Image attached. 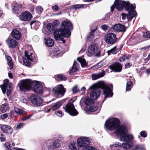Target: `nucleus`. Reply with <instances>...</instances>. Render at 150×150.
Returning <instances> with one entry per match:
<instances>
[{"mask_svg":"<svg viewBox=\"0 0 150 150\" xmlns=\"http://www.w3.org/2000/svg\"><path fill=\"white\" fill-rule=\"evenodd\" d=\"M47 29L50 32H53L54 29V28L53 24L52 23H48L47 25Z\"/></svg>","mask_w":150,"mask_h":150,"instance_id":"nucleus-37","label":"nucleus"},{"mask_svg":"<svg viewBox=\"0 0 150 150\" xmlns=\"http://www.w3.org/2000/svg\"><path fill=\"white\" fill-rule=\"evenodd\" d=\"M52 8L54 11H57L58 10V7L57 4H55L52 6Z\"/></svg>","mask_w":150,"mask_h":150,"instance_id":"nucleus-53","label":"nucleus"},{"mask_svg":"<svg viewBox=\"0 0 150 150\" xmlns=\"http://www.w3.org/2000/svg\"><path fill=\"white\" fill-rule=\"evenodd\" d=\"M93 100L90 99L89 97L86 98L84 102L86 105H90L94 104V102Z\"/></svg>","mask_w":150,"mask_h":150,"instance_id":"nucleus-29","label":"nucleus"},{"mask_svg":"<svg viewBox=\"0 0 150 150\" xmlns=\"http://www.w3.org/2000/svg\"><path fill=\"white\" fill-rule=\"evenodd\" d=\"M30 116H29L25 117H24L23 118H22V120H25L26 119H28L30 117Z\"/></svg>","mask_w":150,"mask_h":150,"instance_id":"nucleus-63","label":"nucleus"},{"mask_svg":"<svg viewBox=\"0 0 150 150\" xmlns=\"http://www.w3.org/2000/svg\"><path fill=\"white\" fill-rule=\"evenodd\" d=\"M128 59L126 56H123L119 58L118 61L120 62H122L125 61L126 59Z\"/></svg>","mask_w":150,"mask_h":150,"instance_id":"nucleus-45","label":"nucleus"},{"mask_svg":"<svg viewBox=\"0 0 150 150\" xmlns=\"http://www.w3.org/2000/svg\"><path fill=\"white\" fill-rule=\"evenodd\" d=\"M60 146V144L57 141H54L53 143V146L54 148H58Z\"/></svg>","mask_w":150,"mask_h":150,"instance_id":"nucleus-46","label":"nucleus"},{"mask_svg":"<svg viewBox=\"0 0 150 150\" xmlns=\"http://www.w3.org/2000/svg\"><path fill=\"white\" fill-rule=\"evenodd\" d=\"M115 6L118 10H121L124 7H125L126 10H128L132 9L133 5L130 4L128 1H125L121 0H115L114 5L111 7L110 10L112 12L114 11Z\"/></svg>","mask_w":150,"mask_h":150,"instance_id":"nucleus-5","label":"nucleus"},{"mask_svg":"<svg viewBox=\"0 0 150 150\" xmlns=\"http://www.w3.org/2000/svg\"><path fill=\"white\" fill-rule=\"evenodd\" d=\"M98 107L95 105L91 106L88 107L87 110L88 112H94L97 110Z\"/></svg>","mask_w":150,"mask_h":150,"instance_id":"nucleus-34","label":"nucleus"},{"mask_svg":"<svg viewBox=\"0 0 150 150\" xmlns=\"http://www.w3.org/2000/svg\"><path fill=\"white\" fill-rule=\"evenodd\" d=\"M132 65V64L129 63H127L125 64V67L126 68L129 67Z\"/></svg>","mask_w":150,"mask_h":150,"instance_id":"nucleus-61","label":"nucleus"},{"mask_svg":"<svg viewBox=\"0 0 150 150\" xmlns=\"http://www.w3.org/2000/svg\"><path fill=\"white\" fill-rule=\"evenodd\" d=\"M117 46H115L113 48L111 49L110 50L108 51L107 52L108 54L109 55L110 53H112L113 54H116L118 50L116 49Z\"/></svg>","mask_w":150,"mask_h":150,"instance_id":"nucleus-35","label":"nucleus"},{"mask_svg":"<svg viewBox=\"0 0 150 150\" xmlns=\"http://www.w3.org/2000/svg\"><path fill=\"white\" fill-rule=\"evenodd\" d=\"M122 66L119 62L115 63L109 66V68L115 72H118L121 71Z\"/></svg>","mask_w":150,"mask_h":150,"instance_id":"nucleus-16","label":"nucleus"},{"mask_svg":"<svg viewBox=\"0 0 150 150\" xmlns=\"http://www.w3.org/2000/svg\"><path fill=\"white\" fill-rule=\"evenodd\" d=\"M82 150H98L96 148L91 146H89L83 148Z\"/></svg>","mask_w":150,"mask_h":150,"instance_id":"nucleus-40","label":"nucleus"},{"mask_svg":"<svg viewBox=\"0 0 150 150\" xmlns=\"http://www.w3.org/2000/svg\"><path fill=\"white\" fill-rule=\"evenodd\" d=\"M69 147L72 150H78L77 144L75 142H71L69 145Z\"/></svg>","mask_w":150,"mask_h":150,"instance_id":"nucleus-28","label":"nucleus"},{"mask_svg":"<svg viewBox=\"0 0 150 150\" xmlns=\"http://www.w3.org/2000/svg\"><path fill=\"white\" fill-rule=\"evenodd\" d=\"M24 123H20L17 125L16 128L17 129H21L25 125Z\"/></svg>","mask_w":150,"mask_h":150,"instance_id":"nucleus-51","label":"nucleus"},{"mask_svg":"<svg viewBox=\"0 0 150 150\" xmlns=\"http://www.w3.org/2000/svg\"><path fill=\"white\" fill-rule=\"evenodd\" d=\"M134 139L133 135L131 134H125L120 137V140L122 141H129L132 140Z\"/></svg>","mask_w":150,"mask_h":150,"instance_id":"nucleus-20","label":"nucleus"},{"mask_svg":"<svg viewBox=\"0 0 150 150\" xmlns=\"http://www.w3.org/2000/svg\"><path fill=\"white\" fill-rule=\"evenodd\" d=\"M121 15L122 16V18L123 20H124L125 19V17L126 16V15L124 13H122L121 14Z\"/></svg>","mask_w":150,"mask_h":150,"instance_id":"nucleus-64","label":"nucleus"},{"mask_svg":"<svg viewBox=\"0 0 150 150\" xmlns=\"http://www.w3.org/2000/svg\"><path fill=\"white\" fill-rule=\"evenodd\" d=\"M43 9L40 6H38L35 8V11L36 13L40 14L43 11Z\"/></svg>","mask_w":150,"mask_h":150,"instance_id":"nucleus-41","label":"nucleus"},{"mask_svg":"<svg viewBox=\"0 0 150 150\" xmlns=\"http://www.w3.org/2000/svg\"><path fill=\"white\" fill-rule=\"evenodd\" d=\"M84 6V5L82 4H76L72 6V7L74 8L77 9L83 7Z\"/></svg>","mask_w":150,"mask_h":150,"instance_id":"nucleus-44","label":"nucleus"},{"mask_svg":"<svg viewBox=\"0 0 150 150\" xmlns=\"http://www.w3.org/2000/svg\"><path fill=\"white\" fill-rule=\"evenodd\" d=\"M8 116V115L7 113H5L2 115H1V118L2 119H4L6 118Z\"/></svg>","mask_w":150,"mask_h":150,"instance_id":"nucleus-58","label":"nucleus"},{"mask_svg":"<svg viewBox=\"0 0 150 150\" xmlns=\"http://www.w3.org/2000/svg\"><path fill=\"white\" fill-rule=\"evenodd\" d=\"M73 29V26L71 22L64 21L62 22L59 29L54 31V36L57 40H59L63 37L69 38L71 35L70 30Z\"/></svg>","mask_w":150,"mask_h":150,"instance_id":"nucleus-4","label":"nucleus"},{"mask_svg":"<svg viewBox=\"0 0 150 150\" xmlns=\"http://www.w3.org/2000/svg\"><path fill=\"white\" fill-rule=\"evenodd\" d=\"M55 113L57 116L59 117H62L63 115L62 112L61 111L56 112Z\"/></svg>","mask_w":150,"mask_h":150,"instance_id":"nucleus-56","label":"nucleus"},{"mask_svg":"<svg viewBox=\"0 0 150 150\" xmlns=\"http://www.w3.org/2000/svg\"><path fill=\"white\" fill-rule=\"evenodd\" d=\"M140 135L143 137H145L147 136V133L145 131H142L140 132Z\"/></svg>","mask_w":150,"mask_h":150,"instance_id":"nucleus-49","label":"nucleus"},{"mask_svg":"<svg viewBox=\"0 0 150 150\" xmlns=\"http://www.w3.org/2000/svg\"><path fill=\"white\" fill-rule=\"evenodd\" d=\"M65 110L66 112L72 116L76 115L78 114L74 105L71 103H69L66 105Z\"/></svg>","mask_w":150,"mask_h":150,"instance_id":"nucleus-8","label":"nucleus"},{"mask_svg":"<svg viewBox=\"0 0 150 150\" xmlns=\"http://www.w3.org/2000/svg\"><path fill=\"white\" fill-rule=\"evenodd\" d=\"M62 105V104L61 103L58 102L56 103L54 105L52 106V107L51 108L53 110H55L60 107Z\"/></svg>","mask_w":150,"mask_h":150,"instance_id":"nucleus-38","label":"nucleus"},{"mask_svg":"<svg viewBox=\"0 0 150 150\" xmlns=\"http://www.w3.org/2000/svg\"><path fill=\"white\" fill-rule=\"evenodd\" d=\"M120 121L116 118H113L107 120L105 125L106 129L110 130H113L117 128L115 132L117 136L120 137L127 132V129L124 126L119 127Z\"/></svg>","mask_w":150,"mask_h":150,"instance_id":"nucleus-2","label":"nucleus"},{"mask_svg":"<svg viewBox=\"0 0 150 150\" xmlns=\"http://www.w3.org/2000/svg\"><path fill=\"white\" fill-rule=\"evenodd\" d=\"M32 17L31 14L28 11H25L22 13L19 16L20 19L23 21H29Z\"/></svg>","mask_w":150,"mask_h":150,"instance_id":"nucleus-13","label":"nucleus"},{"mask_svg":"<svg viewBox=\"0 0 150 150\" xmlns=\"http://www.w3.org/2000/svg\"><path fill=\"white\" fill-rule=\"evenodd\" d=\"M110 146L111 147L112 146L120 147H121V144L120 143L118 142H117L113 144L110 145Z\"/></svg>","mask_w":150,"mask_h":150,"instance_id":"nucleus-43","label":"nucleus"},{"mask_svg":"<svg viewBox=\"0 0 150 150\" xmlns=\"http://www.w3.org/2000/svg\"><path fill=\"white\" fill-rule=\"evenodd\" d=\"M33 40L35 41H37L39 40V38L37 36H35L33 37Z\"/></svg>","mask_w":150,"mask_h":150,"instance_id":"nucleus-62","label":"nucleus"},{"mask_svg":"<svg viewBox=\"0 0 150 150\" xmlns=\"http://www.w3.org/2000/svg\"><path fill=\"white\" fill-rule=\"evenodd\" d=\"M57 77L59 78L62 80H65L67 79V78L65 76L62 74L58 75Z\"/></svg>","mask_w":150,"mask_h":150,"instance_id":"nucleus-47","label":"nucleus"},{"mask_svg":"<svg viewBox=\"0 0 150 150\" xmlns=\"http://www.w3.org/2000/svg\"><path fill=\"white\" fill-rule=\"evenodd\" d=\"M133 150H146L144 145L141 144L136 145Z\"/></svg>","mask_w":150,"mask_h":150,"instance_id":"nucleus-30","label":"nucleus"},{"mask_svg":"<svg viewBox=\"0 0 150 150\" xmlns=\"http://www.w3.org/2000/svg\"><path fill=\"white\" fill-rule=\"evenodd\" d=\"M1 135L2 136L0 137V139L1 142H3L5 141L6 138L4 137H3V134H1Z\"/></svg>","mask_w":150,"mask_h":150,"instance_id":"nucleus-60","label":"nucleus"},{"mask_svg":"<svg viewBox=\"0 0 150 150\" xmlns=\"http://www.w3.org/2000/svg\"><path fill=\"white\" fill-rule=\"evenodd\" d=\"M133 7L132 9L130 10H127L128 11L129 13L127 16V19L128 21H131L132 18L135 17L137 14L136 12L134 11L135 8V4H133Z\"/></svg>","mask_w":150,"mask_h":150,"instance_id":"nucleus-18","label":"nucleus"},{"mask_svg":"<svg viewBox=\"0 0 150 150\" xmlns=\"http://www.w3.org/2000/svg\"><path fill=\"white\" fill-rule=\"evenodd\" d=\"M64 53L61 50L58 48H55L53 50V53L55 56H61Z\"/></svg>","mask_w":150,"mask_h":150,"instance_id":"nucleus-31","label":"nucleus"},{"mask_svg":"<svg viewBox=\"0 0 150 150\" xmlns=\"http://www.w3.org/2000/svg\"><path fill=\"white\" fill-rule=\"evenodd\" d=\"M28 52L25 51V56L26 57L27 59H23V62L25 65L28 67H30L31 65V63L29 61H33V60L34 59V57H33V53H30V55L28 54Z\"/></svg>","mask_w":150,"mask_h":150,"instance_id":"nucleus-12","label":"nucleus"},{"mask_svg":"<svg viewBox=\"0 0 150 150\" xmlns=\"http://www.w3.org/2000/svg\"><path fill=\"white\" fill-rule=\"evenodd\" d=\"M100 88L103 90V93L105 98L111 97L112 96V85H108L105 84L103 81H99L91 86L88 90L89 91L90 90H91L90 96L91 99H96L99 96L100 94Z\"/></svg>","mask_w":150,"mask_h":150,"instance_id":"nucleus-1","label":"nucleus"},{"mask_svg":"<svg viewBox=\"0 0 150 150\" xmlns=\"http://www.w3.org/2000/svg\"><path fill=\"white\" fill-rule=\"evenodd\" d=\"M0 128L4 132L7 134H11L13 131L12 128L7 125H2L1 126Z\"/></svg>","mask_w":150,"mask_h":150,"instance_id":"nucleus-17","label":"nucleus"},{"mask_svg":"<svg viewBox=\"0 0 150 150\" xmlns=\"http://www.w3.org/2000/svg\"><path fill=\"white\" fill-rule=\"evenodd\" d=\"M88 38H89L91 39H92L94 38L93 31H92L90 33L89 35L88 36Z\"/></svg>","mask_w":150,"mask_h":150,"instance_id":"nucleus-55","label":"nucleus"},{"mask_svg":"<svg viewBox=\"0 0 150 150\" xmlns=\"http://www.w3.org/2000/svg\"><path fill=\"white\" fill-rule=\"evenodd\" d=\"M6 42L10 48H14L18 45V43L16 40L10 38H8Z\"/></svg>","mask_w":150,"mask_h":150,"instance_id":"nucleus-19","label":"nucleus"},{"mask_svg":"<svg viewBox=\"0 0 150 150\" xmlns=\"http://www.w3.org/2000/svg\"><path fill=\"white\" fill-rule=\"evenodd\" d=\"M77 142L79 146L84 148L88 146L91 142V140L88 137H81L78 139Z\"/></svg>","mask_w":150,"mask_h":150,"instance_id":"nucleus-7","label":"nucleus"},{"mask_svg":"<svg viewBox=\"0 0 150 150\" xmlns=\"http://www.w3.org/2000/svg\"><path fill=\"white\" fill-rule=\"evenodd\" d=\"M100 53V51L97 45L93 44L89 47L87 54L89 56H91L93 55L99 56Z\"/></svg>","mask_w":150,"mask_h":150,"instance_id":"nucleus-6","label":"nucleus"},{"mask_svg":"<svg viewBox=\"0 0 150 150\" xmlns=\"http://www.w3.org/2000/svg\"><path fill=\"white\" fill-rule=\"evenodd\" d=\"M12 83L9 82V80L6 79L4 80L3 85L0 86L4 94L5 93L6 89L7 90V93L8 94L9 91L11 90Z\"/></svg>","mask_w":150,"mask_h":150,"instance_id":"nucleus-10","label":"nucleus"},{"mask_svg":"<svg viewBox=\"0 0 150 150\" xmlns=\"http://www.w3.org/2000/svg\"><path fill=\"white\" fill-rule=\"evenodd\" d=\"M50 107L47 106L44 108V111L45 112H50Z\"/></svg>","mask_w":150,"mask_h":150,"instance_id":"nucleus-57","label":"nucleus"},{"mask_svg":"<svg viewBox=\"0 0 150 150\" xmlns=\"http://www.w3.org/2000/svg\"><path fill=\"white\" fill-rule=\"evenodd\" d=\"M143 36L146 38H150V33L149 31L144 32L143 34Z\"/></svg>","mask_w":150,"mask_h":150,"instance_id":"nucleus-50","label":"nucleus"},{"mask_svg":"<svg viewBox=\"0 0 150 150\" xmlns=\"http://www.w3.org/2000/svg\"><path fill=\"white\" fill-rule=\"evenodd\" d=\"M79 62L80 63L82 67H84L86 65V62L85 59L81 57H79L77 59Z\"/></svg>","mask_w":150,"mask_h":150,"instance_id":"nucleus-33","label":"nucleus"},{"mask_svg":"<svg viewBox=\"0 0 150 150\" xmlns=\"http://www.w3.org/2000/svg\"><path fill=\"white\" fill-rule=\"evenodd\" d=\"M45 44L47 47H51L54 45V41L50 38H45Z\"/></svg>","mask_w":150,"mask_h":150,"instance_id":"nucleus-23","label":"nucleus"},{"mask_svg":"<svg viewBox=\"0 0 150 150\" xmlns=\"http://www.w3.org/2000/svg\"><path fill=\"white\" fill-rule=\"evenodd\" d=\"M5 57L7 60V63L10 69H12L13 68V64L11 57L8 55H6Z\"/></svg>","mask_w":150,"mask_h":150,"instance_id":"nucleus-24","label":"nucleus"},{"mask_svg":"<svg viewBox=\"0 0 150 150\" xmlns=\"http://www.w3.org/2000/svg\"><path fill=\"white\" fill-rule=\"evenodd\" d=\"M54 91L56 94L62 96L66 92V89L64 87L63 85L60 84L58 85L55 89H54Z\"/></svg>","mask_w":150,"mask_h":150,"instance_id":"nucleus-14","label":"nucleus"},{"mask_svg":"<svg viewBox=\"0 0 150 150\" xmlns=\"http://www.w3.org/2000/svg\"><path fill=\"white\" fill-rule=\"evenodd\" d=\"M12 37L16 39L19 40L21 37V35L19 32L16 30H13L11 32Z\"/></svg>","mask_w":150,"mask_h":150,"instance_id":"nucleus-21","label":"nucleus"},{"mask_svg":"<svg viewBox=\"0 0 150 150\" xmlns=\"http://www.w3.org/2000/svg\"><path fill=\"white\" fill-rule=\"evenodd\" d=\"M112 28L115 31L123 32L126 31L127 28L124 25L120 23L115 24Z\"/></svg>","mask_w":150,"mask_h":150,"instance_id":"nucleus-15","label":"nucleus"},{"mask_svg":"<svg viewBox=\"0 0 150 150\" xmlns=\"http://www.w3.org/2000/svg\"><path fill=\"white\" fill-rule=\"evenodd\" d=\"M78 91L79 89L77 88V86H74L72 89V91L73 93H76Z\"/></svg>","mask_w":150,"mask_h":150,"instance_id":"nucleus-52","label":"nucleus"},{"mask_svg":"<svg viewBox=\"0 0 150 150\" xmlns=\"http://www.w3.org/2000/svg\"><path fill=\"white\" fill-rule=\"evenodd\" d=\"M104 73L103 72L98 74H93L92 75V78L93 80H96L100 78L103 77L104 75Z\"/></svg>","mask_w":150,"mask_h":150,"instance_id":"nucleus-25","label":"nucleus"},{"mask_svg":"<svg viewBox=\"0 0 150 150\" xmlns=\"http://www.w3.org/2000/svg\"><path fill=\"white\" fill-rule=\"evenodd\" d=\"M30 99L32 103L37 106H40L42 103V99L40 96L32 94L30 96Z\"/></svg>","mask_w":150,"mask_h":150,"instance_id":"nucleus-9","label":"nucleus"},{"mask_svg":"<svg viewBox=\"0 0 150 150\" xmlns=\"http://www.w3.org/2000/svg\"><path fill=\"white\" fill-rule=\"evenodd\" d=\"M108 26L105 25H103L101 26V28L104 30H106L108 28Z\"/></svg>","mask_w":150,"mask_h":150,"instance_id":"nucleus-59","label":"nucleus"},{"mask_svg":"<svg viewBox=\"0 0 150 150\" xmlns=\"http://www.w3.org/2000/svg\"><path fill=\"white\" fill-rule=\"evenodd\" d=\"M117 38L116 35L112 33H110L107 35L105 38V42L110 44H113L116 41Z\"/></svg>","mask_w":150,"mask_h":150,"instance_id":"nucleus-11","label":"nucleus"},{"mask_svg":"<svg viewBox=\"0 0 150 150\" xmlns=\"http://www.w3.org/2000/svg\"><path fill=\"white\" fill-rule=\"evenodd\" d=\"M125 143L122 144V146L125 149H129L132 145L133 143L131 142L125 141Z\"/></svg>","mask_w":150,"mask_h":150,"instance_id":"nucleus-27","label":"nucleus"},{"mask_svg":"<svg viewBox=\"0 0 150 150\" xmlns=\"http://www.w3.org/2000/svg\"><path fill=\"white\" fill-rule=\"evenodd\" d=\"M8 105L7 103H4L0 106V109L2 112H4L7 110Z\"/></svg>","mask_w":150,"mask_h":150,"instance_id":"nucleus-36","label":"nucleus"},{"mask_svg":"<svg viewBox=\"0 0 150 150\" xmlns=\"http://www.w3.org/2000/svg\"><path fill=\"white\" fill-rule=\"evenodd\" d=\"M132 85V83L131 82H127L126 84V90L129 91L130 90L131 88Z\"/></svg>","mask_w":150,"mask_h":150,"instance_id":"nucleus-42","label":"nucleus"},{"mask_svg":"<svg viewBox=\"0 0 150 150\" xmlns=\"http://www.w3.org/2000/svg\"><path fill=\"white\" fill-rule=\"evenodd\" d=\"M53 24L55 26H58L59 25V22L57 20H54L53 21Z\"/></svg>","mask_w":150,"mask_h":150,"instance_id":"nucleus-54","label":"nucleus"},{"mask_svg":"<svg viewBox=\"0 0 150 150\" xmlns=\"http://www.w3.org/2000/svg\"><path fill=\"white\" fill-rule=\"evenodd\" d=\"M23 8V6L22 5L15 4L13 6V8L12 10L15 12L19 11L21 9Z\"/></svg>","mask_w":150,"mask_h":150,"instance_id":"nucleus-26","label":"nucleus"},{"mask_svg":"<svg viewBox=\"0 0 150 150\" xmlns=\"http://www.w3.org/2000/svg\"><path fill=\"white\" fill-rule=\"evenodd\" d=\"M14 110L16 113L19 115H21L24 112L22 109L17 108H14Z\"/></svg>","mask_w":150,"mask_h":150,"instance_id":"nucleus-39","label":"nucleus"},{"mask_svg":"<svg viewBox=\"0 0 150 150\" xmlns=\"http://www.w3.org/2000/svg\"><path fill=\"white\" fill-rule=\"evenodd\" d=\"M79 68V64L76 62H74L72 68L70 70V72L69 73L70 75H72V73H74L77 71Z\"/></svg>","mask_w":150,"mask_h":150,"instance_id":"nucleus-22","label":"nucleus"},{"mask_svg":"<svg viewBox=\"0 0 150 150\" xmlns=\"http://www.w3.org/2000/svg\"><path fill=\"white\" fill-rule=\"evenodd\" d=\"M4 146L6 147V150H10V144L9 142H6L4 144Z\"/></svg>","mask_w":150,"mask_h":150,"instance_id":"nucleus-48","label":"nucleus"},{"mask_svg":"<svg viewBox=\"0 0 150 150\" xmlns=\"http://www.w3.org/2000/svg\"><path fill=\"white\" fill-rule=\"evenodd\" d=\"M40 24V23L39 22L35 21L31 22L30 23L31 27H33L35 29H38L39 27Z\"/></svg>","mask_w":150,"mask_h":150,"instance_id":"nucleus-32","label":"nucleus"},{"mask_svg":"<svg viewBox=\"0 0 150 150\" xmlns=\"http://www.w3.org/2000/svg\"><path fill=\"white\" fill-rule=\"evenodd\" d=\"M18 85L21 91H25L32 88L36 93H41L43 91V86L36 81L32 82L30 79H25L20 81Z\"/></svg>","mask_w":150,"mask_h":150,"instance_id":"nucleus-3","label":"nucleus"}]
</instances>
